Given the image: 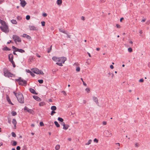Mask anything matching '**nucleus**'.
Segmentation results:
<instances>
[{
    "label": "nucleus",
    "mask_w": 150,
    "mask_h": 150,
    "mask_svg": "<svg viewBox=\"0 0 150 150\" xmlns=\"http://www.w3.org/2000/svg\"><path fill=\"white\" fill-rule=\"evenodd\" d=\"M52 59L54 61L56 62L57 64L60 66H62V64H64L65 61L67 60L66 58L64 57H53Z\"/></svg>",
    "instance_id": "f257e3e1"
},
{
    "label": "nucleus",
    "mask_w": 150,
    "mask_h": 150,
    "mask_svg": "<svg viewBox=\"0 0 150 150\" xmlns=\"http://www.w3.org/2000/svg\"><path fill=\"white\" fill-rule=\"evenodd\" d=\"M0 23L1 24V26L0 27L1 30L5 33L9 32V28L7 24L5 21L1 20H0Z\"/></svg>",
    "instance_id": "f03ea898"
},
{
    "label": "nucleus",
    "mask_w": 150,
    "mask_h": 150,
    "mask_svg": "<svg viewBox=\"0 0 150 150\" xmlns=\"http://www.w3.org/2000/svg\"><path fill=\"white\" fill-rule=\"evenodd\" d=\"M16 97L17 98L18 101L20 103H24V99L23 94L20 92L16 93L13 92Z\"/></svg>",
    "instance_id": "7ed1b4c3"
},
{
    "label": "nucleus",
    "mask_w": 150,
    "mask_h": 150,
    "mask_svg": "<svg viewBox=\"0 0 150 150\" xmlns=\"http://www.w3.org/2000/svg\"><path fill=\"white\" fill-rule=\"evenodd\" d=\"M4 75L8 78L12 77L15 76V75L11 73L7 69L4 68Z\"/></svg>",
    "instance_id": "20e7f679"
},
{
    "label": "nucleus",
    "mask_w": 150,
    "mask_h": 150,
    "mask_svg": "<svg viewBox=\"0 0 150 150\" xmlns=\"http://www.w3.org/2000/svg\"><path fill=\"white\" fill-rule=\"evenodd\" d=\"M15 80L18 82L19 85L25 86L27 84V82L20 78L18 79H16Z\"/></svg>",
    "instance_id": "39448f33"
},
{
    "label": "nucleus",
    "mask_w": 150,
    "mask_h": 150,
    "mask_svg": "<svg viewBox=\"0 0 150 150\" xmlns=\"http://www.w3.org/2000/svg\"><path fill=\"white\" fill-rule=\"evenodd\" d=\"M32 71L34 73L37 74H44L41 70H39L38 69L36 68L33 69Z\"/></svg>",
    "instance_id": "423d86ee"
},
{
    "label": "nucleus",
    "mask_w": 150,
    "mask_h": 150,
    "mask_svg": "<svg viewBox=\"0 0 150 150\" xmlns=\"http://www.w3.org/2000/svg\"><path fill=\"white\" fill-rule=\"evenodd\" d=\"M104 134L105 136L108 137H111L112 136V134L110 131L106 130L104 132Z\"/></svg>",
    "instance_id": "0eeeda50"
},
{
    "label": "nucleus",
    "mask_w": 150,
    "mask_h": 150,
    "mask_svg": "<svg viewBox=\"0 0 150 150\" xmlns=\"http://www.w3.org/2000/svg\"><path fill=\"white\" fill-rule=\"evenodd\" d=\"M24 110L25 111L28 112L29 113L33 115L35 114L34 111L31 109L28 108L27 107L25 106L24 108Z\"/></svg>",
    "instance_id": "6e6552de"
},
{
    "label": "nucleus",
    "mask_w": 150,
    "mask_h": 150,
    "mask_svg": "<svg viewBox=\"0 0 150 150\" xmlns=\"http://www.w3.org/2000/svg\"><path fill=\"white\" fill-rule=\"evenodd\" d=\"M13 38L16 42H20L21 41V39L17 35H13Z\"/></svg>",
    "instance_id": "1a4fd4ad"
},
{
    "label": "nucleus",
    "mask_w": 150,
    "mask_h": 150,
    "mask_svg": "<svg viewBox=\"0 0 150 150\" xmlns=\"http://www.w3.org/2000/svg\"><path fill=\"white\" fill-rule=\"evenodd\" d=\"M20 4L21 6L23 7H24L27 4V3L25 0H20Z\"/></svg>",
    "instance_id": "9d476101"
},
{
    "label": "nucleus",
    "mask_w": 150,
    "mask_h": 150,
    "mask_svg": "<svg viewBox=\"0 0 150 150\" xmlns=\"http://www.w3.org/2000/svg\"><path fill=\"white\" fill-rule=\"evenodd\" d=\"M29 28L30 30H37L38 29L37 27L34 25H30L29 26Z\"/></svg>",
    "instance_id": "9b49d317"
},
{
    "label": "nucleus",
    "mask_w": 150,
    "mask_h": 150,
    "mask_svg": "<svg viewBox=\"0 0 150 150\" xmlns=\"http://www.w3.org/2000/svg\"><path fill=\"white\" fill-rule=\"evenodd\" d=\"M33 97L35 100L38 101H40L41 100V99L37 96H34Z\"/></svg>",
    "instance_id": "f8f14e48"
},
{
    "label": "nucleus",
    "mask_w": 150,
    "mask_h": 150,
    "mask_svg": "<svg viewBox=\"0 0 150 150\" xmlns=\"http://www.w3.org/2000/svg\"><path fill=\"white\" fill-rule=\"evenodd\" d=\"M93 99L97 104L98 105V100L96 97L95 96H93Z\"/></svg>",
    "instance_id": "ddd939ff"
},
{
    "label": "nucleus",
    "mask_w": 150,
    "mask_h": 150,
    "mask_svg": "<svg viewBox=\"0 0 150 150\" xmlns=\"http://www.w3.org/2000/svg\"><path fill=\"white\" fill-rule=\"evenodd\" d=\"M8 59L10 61L13 60V55L12 54H10L9 55Z\"/></svg>",
    "instance_id": "4468645a"
},
{
    "label": "nucleus",
    "mask_w": 150,
    "mask_h": 150,
    "mask_svg": "<svg viewBox=\"0 0 150 150\" xmlns=\"http://www.w3.org/2000/svg\"><path fill=\"white\" fill-rule=\"evenodd\" d=\"M6 99L9 104H11L12 105H13V104L11 102L9 96L7 95H6Z\"/></svg>",
    "instance_id": "2eb2a0df"
},
{
    "label": "nucleus",
    "mask_w": 150,
    "mask_h": 150,
    "mask_svg": "<svg viewBox=\"0 0 150 150\" xmlns=\"http://www.w3.org/2000/svg\"><path fill=\"white\" fill-rule=\"evenodd\" d=\"M30 91L33 94L37 95L38 93H36L35 91L32 88H30L29 89Z\"/></svg>",
    "instance_id": "dca6fc26"
},
{
    "label": "nucleus",
    "mask_w": 150,
    "mask_h": 150,
    "mask_svg": "<svg viewBox=\"0 0 150 150\" xmlns=\"http://www.w3.org/2000/svg\"><path fill=\"white\" fill-rule=\"evenodd\" d=\"M12 122L13 124L14 125V128L15 129L16 128V125L17 124V122H16V119H13V120H12Z\"/></svg>",
    "instance_id": "f3484780"
},
{
    "label": "nucleus",
    "mask_w": 150,
    "mask_h": 150,
    "mask_svg": "<svg viewBox=\"0 0 150 150\" xmlns=\"http://www.w3.org/2000/svg\"><path fill=\"white\" fill-rule=\"evenodd\" d=\"M22 36L26 38H27L28 39H30L31 38V37L30 36L25 34H23L22 35Z\"/></svg>",
    "instance_id": "a211bd4d"
},
{
    "label": "nucleus",
    "mask_w": 150,
    "mask_h": 150,
    "mask_svg": "<svg viewBox=\"0 0 150 150\" xmlns=\"http://www.w3.org/2000/svg\"><path fill=\"white\" fill-rule=\"evenodd\" d=\"M11 22L14 24H17V22L15 20L13 19L11 20Z\"/></svg>",
    "instance_id": "6ab92c4d"
},
{
    "label": "nucleus",
    "mask_w": 150,
    "mask_h": 150,
    "mask_svg": "<svg viewBox=\"0 0 150 150\" xmlns=\"http://www.w3.org/2000/svg\"><path fill=\"white\" fill-rule=\"evenodd\" d=\"M62 3V0H57V4L58 5H60Z\"/></svg>",
    "instance_id": "aec40b11"
},
{
    "label": "nucleus",
    "mask_w": 150,
    "mask_h": 150,
    "mask_svg": "<svg viewBox=\"0 0 150 150\" xmlns=\"http://www.w3.org/2000/svg\"><path fill=\"white\" fill-rule=\"evenodd\" d=\"M16 50H17V51H18V52H20L22 53L24 52H25L24 50L23 49H16Z\"/></svg>",
    "instance_id": "412c9836"
},
{
    "label": "nucleus",
    "mask_w": 150,
    "mask_h": 150,
    "mask_svg": "<svg viewBox=\"0 0 150 150\" xmlns=\"http://www.w3.org/2000/svg\"><path fill=\"white\" fill-rule=\"evenodd\" d=\"M91 142H92V140L89 139L88 140V142L85 144V145H88L91 143Z\"/></svg>",
    "instance_id": "4be33fe9"
},
{
    "label": "nucleus",
    "mask_w": 150,
    "mask_h": 150,
    "mask_svg": "<svg viewBox=\"0 0 150 150\" xmlns=\"http://www.w3.org/2000/svg\"><path fill=\"white\" fill-rule=\"evenodd\" d=\"M69 127V126L68 125H65L63 127V129L65 130L67 129Z\"/></svg>",
    "instance_id": "5701e85b"
},
{
    "label": "nucleus",
    "mask_w": 150,
    "mask_h": 150,
    "mask_svg": "<svg viewBox=\"0 0 150 150\" xmlns=\"http://www.w3.org/2000/svg\"><path fill=\"white\" fill-rule=\"evenodd\" d=\"M45 104L44 102H41L39 103V105L40 106H43L45 105Z\"/></svg>",
    "instance_id": "b1692460"
},
{
    "label": "nucleus",
    "mask_w": 150,
    "mask_h": 150,
    "mask_svg": "<svg viewBox=\"0 0 150 150\" xmlns=\"http://www.w3.org/2000/svg\"><path fill=\"white\" fill-rule=\"evenodd\" d=\"M12 142H13V143L12 144V145L13 146H16V145L17 144V142H16L15 141H13Z\"/></svg>",
    "instance_id": "393cba45"
},
{
    "label": "nucleus",
    "mask_w": 150,
    "mask_h": 150,
    "mask_svg": "<svg viewBox=\"0 0 150 150\" xmlns=\"http://www.w3.org/2000/svg\"><path fill=\"white\" fill-rule=\"evenodd\" d=\"M60 148V146L59 144L57 145L55 147V149L56 150H59Z\"/></svg>",
    "instance_id": "a878e982"
},
{
    "label": "nucleus",
    "mask_w": 150,
    "mask_h": 150,
    "mask_svg": "<svg viewBox=\"0 0 150 150\" xmlns=\"http://www.w3.org/2000/svg\"><path fill=\"white\" fill-rule=\"evenodd\" d=\"M59 31L60 32H61L65 34H67V32L66 31H65V30H63L62 29H59Z\"/></svg>",
    "instance_id": "bb28decb"
},
{
    "label": "nucleus",
    "mask_w": 150,
    "mask_h": 150,
    "mask_svg": "<svg viewBox=\"0 0 150 150\" xmlns=\"http://www.w3.org/2000/svg\"><path fill=\"white\" fill-rule=\"evenodd\" d=\"M57 108L55 106H52L51 107V109L52 110H56Z\"/></svg>",
    "instance_id": "cd10ccee"
},
{
    "label": "nucleus",
    "mask_w": 150,
    "mask_h": 150,
    "mask_svg": "<svg viewBox=\"0 0 150 150\" xmlns=\"http://www.w3.org/2000/svg\"><path fill=\"white\" fill-rule=\"evenodd\" d=\"M54 123L57 127H60L58 123L57 122L55 121Z\"/></svg>",
    "instance_id": "c85d7f7f"
},
{
    "label": "nucleus",
    "mask_w": 150,
    "mask_h": 150,
    "mask_svg": "<svg viewBox=\"0 0 150 150\" xmlns=\"http://www.w3.org/2000/svg\"><path fill=\"white\" fill-rule=\"evenodd\" d=\"M11 114L13 116H15L16 115V112L14 111H12L11 112Z\"/></svg>",
    "instance_id": "c756f323"
},
{
    "label": "nucleus",
    "mask_w": 150,
    "mask_h": 150,
    "mask_svg": "<svg viewBox=\"0 0 150 150\" xmlns=\"http://www.w3.org/2000/svg\"><path fill=\"white\" fill-rule=\"evenodd\" d=\"M58 120H59V121H60L62 122H63V121H64V120L62 118L60 117H59L58 118Z\"/></svg>",
    "instance_id": "7c9ffc66"
},
{
    "label": "nucleus",
    "mask_w": 150,
    "mask_h": 150,
    "mask_svg": "<svg viewBox=\"0 0 150 150\" xmlns=\"http://www.w3.org/2000/svg\"><path fill=\"white\" fill-rule=\"evenodd\" d=\"M80 69L79 67H76V71L77 72H79L80 71Z\"/></svg>",
    "instance_id": "2f4dec72"
},
{
    "label": "nucleus",
    "mask_w": 150,
    "mask_h": 150,
    "mask_svg": "<svg viewBox=\"0 0 150 150\" xmlns=\"http://www.w3.org/2000/svg\"><path fill=\"white\" fill-rule=\"evenodd\" d=\"M10 62H11V63H12V65H13V67H16V65H15V64L13 60L10 61Z\"/></svg>",
    "instance_id": "473e14b6"
},
{
    "label": "nucleus",
    "mask_w": 150,
    "mask_h": 150,
    "mask_svg": "<svg viewBox=\"0 0 150 150\" xmlns=\"http://www.w3.org/2000/svg\"><path fill=\"white\" fill-rule=\"evenodd\" d=\"M128 51L130 52H132V48L131 47H129V48H128Z\"/></svg>",
    "instance_id": "72a5a7b5"
},
{
    "label": "nucleus",
    "mask_w": 150,
    "mask_h": 150,
    "mask_svg": "<svg viewBox=\"0 0 150 150\" xmlns=\"http://www.w3.org/2000/svg\"><path fill=\"white\" fill-rule=\"evenodd\" d=\"M108 74L110 76L112 77V78L114 76V74L110 72H109L108 73Z\"/></svg>",
    "instance_id": "f704fd0d"
},
{
    "label": "nucleus",
    "mask_w": 150,
    "mask_h": 150,
    "mask_svg": "<svg viewBox=\"0 0 150 150\" xmlns=\"http://www.w3.org/2000/svg\"><path fill=\"white\" fill-rule=\"evenodd\" d=\"M3 50H10L7 47H5L4 48H3Z\"/></svg>",
    "instance_id": "c9c22d12"
},
{
    "label": "nucleus",
    "mask_w": 150,
    "mask_h": 150,
    "mask_svg": "<svg viewBox=\"0 0 150 150\" xmlns=\"http://www.w3.org/2000/svg\"><path fill=\"white\" fill-rule=\"evenodd\" d=\"M12 48L14 50V51H15L16 52H18V51H17V50H16V49H18V48H16V47H14V46H12Z\"/></svg>",
    "instance_id": "e433bc0d"
},
{
    "label": "nucleus",
    "mask_w": 150,
    "mask_h": 150,
    "mask_svg": "<svg viewBox=\"0 0 150 150\" xmlns=\"http://www.w3.org/2000/svg\"><path fill=\"white\" fill-rule=\"evenodd\" d=\"M30 18V16L29 15H27L26 17V20H28Z\"/></svg>",
    "instance_id": "4c0bfd02"
},
{
    "label": "nucleus",
    "mask_w": 150,
    "mask_h": 150,
    "mask_svg": "<svg viewBox=\"0 0 150 150\" xmlns=\"http://www.w3.org/2000/svg\"><path fill=\"white\" fill-rule=\"evenodd\" d=\"M12 136L13 137H15L16 136V134L14 132H12L11 133Z\"/></svg>",
    "instance_id": "58836bf2"
},
{
    "label": "nucleus",
    "mask_w": 150,
    "mask_h": 150,
    "mask_svg": "<svg viewBox=\"0 0 150 150\" xmlns=\"http://www.w3.org/2000/svg\"><path fill=\"white\" fill-rule=\"evenodd\" d=\"M38 82L40 83H42L43 82V80H38Z\"/></svg>",
    "instance_id": "ea45409f"
},
{
    "label": "nucleus",
    "mask_w": 150,
    "mask_h": 150,
    "mask_svg": "<svg viewBox=\"0 0 150 150\" xmlns=\"http://www.w3.org/2000/svg\"><path fill=\"white\" fill-rule=\"evenodd\" d=\"M17 19L18 20H20L22 19V18L20 16H18L17 17Z\"/></svg>",
    "instance_id": "a19ab883"
},
{
    "label": "nucleus",
    "mask_w": 150,
    "mask_h": 150,
    "mask_svg": "<svg viewBox=\"0 0 150 150\" xmlns=\"http://www.w3.org/2000/svg\"><path fill=\"white\" fill-rule=\"evenodd\" d=\"M42 25L43 26H44L45 25V21H42L41 22Z\"/></svg>",
    "instance_id": "79ce46f5"
},
{
    "label": "nucleus",
    "mask_w": 150,
    "mask_h": 150,
    "mask_svg": "<svg viewBox=\"0 0 150 150\" xmlns=\"http://www.w3.org/2000/svg\"><path fill=\"white\" fill-rule=\"evenodd\" d=\"M55 113H56L54 111V110H52L51 113V115L52 116L53 115H54V114Z\"/></svg>",
    "instance_id": "37998d69"
},
{
    "label": "nucleus",
    "mask_w": 150,
    "mask_h": 150,
    "mask_svg": "<svg viewBox=\"0 0 150 150\" xmlns=\"http://www.w3.org/2000/svg\"><path fill=\"white\" fill-rule=\"evenodd\" d=\"M94 142H96V143H97L98 142V139H97L96 138V139H94Z\"/></svg>",
    "instance_id": "c03bdc74"
},
{
    "label": "nucleus",
    "mask_w": 150,
    "mask_h": 150,
    "mask_svg": "<svg viewBox=\"0 0 150 150\" xmlns=\"http://www.w3.org/2000/svg\"><path fill=\"white\" fill-rule=\"evenodd\" d=\"M62 93L65 96L67 95V93L64 91H62Z\"/></svg>",
    "instance_id": "a18cd8bd"
},
{
    "label": "nucleus",
    "mask_w": 150,
    "mask_h": 150,
    "mask_svg": "<svg viewBox=\"0 0 150 150\" xmlns=\"http://www.w3.org/2000/svg\"><path fill=\"white\" fill-rule=\"evenodd\" d=\"M40 125L41 126H42L44 125V123L42 122H40Z\"/></svg>",
    "instance_id": "49530a36"
},
{
    "label": "nucleus",
    "mask_w": 150,
    "mask_h": 150,
    "mask_svg": "<svg viewBox=\"0 0 150 150\" xmlns=\"http://www.w3.org/2000/svg\"><path fill=\"white\" fill-rule=\"evenodd\" d=\"M85 90L87 92V93H88L90 91V89L88 88H87Z\"/></svg>",
    "instance_id": "de8ad7c7"
},
{
    "label": "nucleus",
    "mask_w": 150,
    "mask_h": 150,
    "mask_svg": "<svg viewBox=\"0 0 150 150\" xmlns=\"http://www.w3.org/2000/svg\"><path fill=\"white\" fill-rule=\"evenodd\" d=\"M139 146V144L138 143H136L135 144V146L137 147H138Z\"/></svg>",
    "instance_id": "09e8293b"
},
{
    "label": "nucleus",
    "mask_w": 150,
    "mask_h": 150,
    "mask_svg": "<svg viewBox=\"0 0 150 150\" xmlns=\"http://www.w3.org/2000/svg\"><path fill=\"white\" fill-rule=\"evenodd\" d=\"M144 80L143 79H141L139 80V82H142V83L143 82H144Z\"/></svg>",
    "instance_id": "8fccbe9b"
},
{
    "label": "nucleus",
    "mask_w": 150,
    "mask_h": 150,
    "mask_svg": "<svg viewBox=\"0 0 150 150\" xmlns=\"http://www.w3.org/2000/svg\"><path fill=\"white\" fill-rule=\"evenodd\" d=\"M116 27L117 28H120V25H119L118 24H117L116 25Z\"/></svg>",
    "instance_id": "3c124183"
},
{
    "label": "nucleus",
    "mask_w": 150,
    "mask_h": 150,
    "mask_svg": "<svg viewBox=\"0 0 150 150\" xmlns=\"http://www.w3.org/2000/svg\"><path fill=\"white\" fill-rule=\"evenodd\" d=\"M102 123L103 125H106L107 124V122L106 121H103Z\"/></svg>",
    "instance_id": "603ef678"
},
{
    "label": "nucleus",
    "mask_w": 150,
    "mask_h": 150,
    "mask_svg": "<svg viewBox=\"0 0 150 150\" xmlns=\"http://www.w3.org/2000/svg\"><path fill=\"white\" fill-rule=\"evenodd\" d=\"M42 15L44 17H45L47 16V13H45L42 14Z\"/></svg>",
    "instance_id": "864d4df0"
},
{
    "label": "nucleus",
    "mask_w": 150,
    "mask_h": 150,
    "mask_svg": "<svg viewBox=\"0 0 150 150\" xmlns=\"http://www.w3.org/2000/svg\"><path fill=\"white\" fill-rule=\"evenodd\" d=\"M21 149V147L20 146H18L16 147L17 150H20Z\"/></svg>",
    "instance_id": "5fc2aeb1"
},
{
    "label": "nucleus",
    "mask_w": 150,
    "mask_h": 150,
    "mask_svg": "<svg viewBox=\"0 0 150 150\" xmlns=\"http://www.w3.org/2000/svg\"><path fill=\"white\" fill-rule=\"evenodd\" d=\"M66 34L67 35V38H71V36L70 35H69L67 33V34Z\"/></svg>",
    "instance_id": "6e6d98bb"
},
{
    "label": "nucleus",
    "mask_w": 150,
    "mask_h": 150,
    "mask_svg": "<svg viewBox=\"0 0 150 150\" xmlns=\"http://www.w3.org/2000/svg\"><path fill=\"white\" fill-rule=\"evenodd\" d=\"M30 75L32 76L33 77L35 76L34 74L32 73V72L30 73Z\"/></svg>",
    "instance_id": "4d7b16f0"
},
{
    "label": "nucleus",
    "mask_w": 150,
    "mask_h": 150,
    "mask_svg": "<svg viewBox=\"0 0 150 150\" xmlns=\"http://www.w3.org/2000/svg\"><path fill=\"white\" fill-rule=\"evenodd\" d=\"M110 68L112 69L114 68V66L112 65H110Z\"/></svg>",
    "instance_id": "13d9d810"
},
{
    "label": "nucleus",
    "mask_w": 150,
    "mask_h": 150,
    "mask_svg": "<svg viewBox=\"0 0 150 150\" xmlns=\"http://www.w3.org/2000/svg\"><path fill=\"white\" fill-rule=\"evenodd\" d=\"M26 72H27L29 73H30L31 72V71L29 70H26Z\"/></svg>",
    "instance_id": "bf43d9fd"
},
{
    "label": "nucleus",
    "mask_w": 150,
    "mask_h": 150,
    "mask_svg": "<svg viewBox=\"0 0 150 150\" xmlns=\"http://www.w3.org/2000/svg\"><path fill=\"white\" fill-rule=\"evenodd\" d=\"M83 85L84 86H87L86 84V83H85L84 81H83Z\"/></svg>",
    "instance_id": "052dcab7"
},
{
    "label": "nucleus",
    "mask_w": 150,
    "mask_h": 150,
    "mask_svg": "<svg viewBox=\"0 0 150 150\" xmlns=\"http://www.w3.org/2000/svg\"><path fill=\"white\" fill-rule=\"evenodd\" d=\"M146 19L144 18L141 21V22H144L145 21Z\"/></svg>",
    "instance_id": "680f3d73"
},
{
    "label": "nucleus",
    "mask_w": 150,
    "mask_h": 150,
    "mask_svg": "<svg viewBox=\"0 0 150 150\" xmlns=\"http://www.w3.org/2000/svg\"><path fill=\"white\" fill-rule=\"evenodd\" d=\"M61 125H62L64 127V126L65 125V123L64 122H62V123H61Z\"/></svg>",
    "instance_id": "e2e57ef3"
},
{
    "label": "nucleus",
    "mask_w": 150,
    "mask_h": 150,
    "mask_svg": "<svg viewBox=\"0 0 150 150\" xmlns=\"http://www.w3.org/2000/svg\"><path fill=\"white\" fill-rule=\"evenodd\" d=\"M36 56H37L38 57H41L40 56V55H39L38 54H36Z\"/></svg>",
    "instance_id": "0e129e2a"
},
{
    "label": "nucleus",
    "mask_w": 150,
    "mask_h": 150,
    "mask_svg": "<svg viewBox=\"0 0 150 150\" xmlns=\"http://www.w3.org/2000/svg\"><path fill=\"white\" fill-rule=\"evenodd\" d=\"M100 1L102 3H104L105 1V0H100Z\"/></svg>",
    "instance_id": "69168bd1"
},
{
    "label": "nucleus",
    "mask_w": 150,
    "mask_h": 150,
    "mask_svg": "<svg viewBox=\"0 0 150 150\" xmlns=\"http://www.w3.org/2000/svg\"><path fill=\"white\" fill-rule=\"evenodd\" d=\"M87 53L89 56L90 57H91V56L90 54V53H89V52H87Z\"/></svg>",
    "instance_id": "338daca9"
},
{
    "label": "nucleus",
    "mask_w": 150,
    "mask_h": 150,
    "mask_svg": "<svg viewBox=\"0 0 150 150\" xmlns=\"http://www.w3.org/2000/svg\"><path fill=\"white\" fill-rule=\"evenodd\" d=\"M148 67L150 68V62H149L148 64Z\"/></svg>",
    "instance_id": "774afa93"
}]
</instances>
